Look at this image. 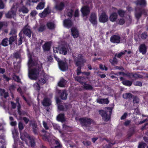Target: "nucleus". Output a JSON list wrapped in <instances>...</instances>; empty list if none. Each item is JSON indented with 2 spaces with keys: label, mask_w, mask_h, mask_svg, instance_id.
I'll list each match as a JSON object with an SVG mask.
<instances>
[{
  "label": "nucleus",
  "mask_w": 148,
  "mask_h": 148,
  "mask_svg": "<svg viewBox=\"0 0 148 148\" xmlns=\"http://www.w3.org/2000/svg\"><path fill=\"white\" fill-rule=\"evenodd\" d=\"M48 28L50 30H52L55 28V25L52 22H48L46 25Z\"/></svg>",
  "instance_id": "nucleus-32"
},
{
  "label": "nucleus",
  "mask_w": 148,
  "mask_h": 148,
  "mask_svg": "<svg viewBox=\"0 0 148 148\" xmlns=\"http://www.w3.org/2000/svg\"><path fill=\"white\" fill-rule=\"evenodd\" d=\"M51 148H61L62 145L59 141L55 139L50 140L49 142Z\"/></svg>",
  "instance_id": "nucleus-8"
},
{
  "label": "nucleus",
  "mask_w": 148,
  "mask_h": 148,
  "mask_svg": "<svg viewBox=\"0 0 148 148\" xmlns=\"http://www.w3.org/2000/svg\"><path fill=\"white\" fill-rule=\"evenodd\" d=\"M112 111V108L107 107L105 110H100L99 112V114L101 116L103 120L105 121H108L110 119Z\"/></svg>",
  "instance_id": "nucleus-2"
},
{
  "label": "nucleus",
  "mask_w": 148,
  "mask_h": 148,
  "mask_svg": "<svg viewBox=\"0 0 148 148\" xmlns=\"http://www.w3.org/2000/svg\"><path fill=\"white\" fill-rule=\"evenodd\" d=\"M109 61L112 65L116 64L118 62L117 60L115 57H114L112 59L110 60Z\"/></svg>",
  "instance_id": "nucleus-46"
},
{
  "label": "nucleus",
  "mask_w": 148,
  "mask_h": 148,
  "mask_svg": "<svg viewBox=\"0 0 148 148\" xmlns=\"http://www.w3.org/2000/svg\"><path fill=\"white\" fill-rule=\"evenodd\" d=\"M83 87L84 89L87 90H91L93 89L92 86L89 84H86V82L85 83L83 84Z\"/></svg>",
  "instance_id": "nucleus-31"
},
{
  "label": "nucleus",
  "mask_w": 148,
  "mask_h": 148,
  "mask_svg": "<svg viewBox=\"0 0 148 148\" xmlns=\"http://www.w3.org/2000/svg\"><path fill=\"white\" fill-rule=\"evenodd\" d=\"M4 8V5L2 0H0V9H3Z\"/></svg>",
  "instance_id": "nucleus-63"
},
{
  "label": "nucleus",
  "mask_w": 148,
  "mask_h": 148,
  "mask_svg": "<svg viewBox=\"0 0 148 148\" xmlns=\"http://www.w3.org/2000/svg\"><path fill=\"white\" fill-rule=\"evenodd\" d=\"M133 74L132 73L127 72L126 73L125 76L129 78H131L132 77Z\"/></svg>",
  "instance_id": "nucleus-62"
},
{
  "label": "nucleus",
  "mask_w": 148,
  "mask_h": 148,
  "mask_svg": "<svg viewBox=\"0 0 148 148\" xmlns=\"http://www.w3.org/2000/svg\"><path fill=\"white\" fill-rule=\"evenodd\" d=\"M67 81L62 78L58 83V85L61 87H64L66 85Z\"/></svg>",
  "instance_id": "nucleus-24"
},
{
  "label": "nucleus",
  "mask_w": 148,
  "mask_h": 148,
  "mask_svg": "<svg viewBox=\"0 0 148 148\" xmlns=\"http://www.w3.org/2000/svg\"><path fill=\"white\" fill-rule=\"evenodd\" d=\"M64 26L68 28L71 27L73 25V23L71 19L69 18L64 19L63 21Z\"/></svg>",
  "instance_id": "nucleus-12"
},
{
  "label": "nucleus",
  "mask_w": 148,
  "mask_h": 148,
  "mask_svg": "<svg viewBox=\"0 0 148 148\" xmlns=\"http://www.w3.org/2000/svg\"><path fill=\"white\" fill-rule=\"evenodd\" d=\"M132 98L133 99V102L134 104L139 103V99L137 97L134 96V97Z\"/></svg>",
  "instance_id": "nucleus-48"
},
{
  "label": "nucleus",
  "mask_w": 148,
  "mask_h": 148,
  "mask_svg": "<svg viewBox=\"0 0 148 148\" xmlns=\"http://www.w3.org/2000/svg\"><path fill=\"white\" fill-rule=\"evenodd\" d=\"M23 120L24 121L26 124L28 123V122L29 121V125L31 126L32 125V123H33L32 121H29V119L26 117H23Z\"/></svg>",
  "instance_id": "nucleus-47"
},
{
  "label": "nucleus",
  "mask_w": 148,
  "mask_h": 148,
  "mask_svg": "<svg viewBox=\"0 0 148 148\" xmlns=\"http://www.w3.org/2000/svg\"><path fill=\"white\" fill-rule=\"evenodd\" d=\"M89 21L92 25H97V17L96 14L94 13H92L89 18Z\"/></svg>",
  "instance_id": "nucleus-9"
},
{
  "label": "nucleus",
  "mask_w": 148,
  "mask_h": 148,
  "mask_svg": "<svg viewBox=\"0 0 148 148\" xmlns=\"http://www.w3.org/2000/svg\"><path fill=\"white\" fill-rule=\"evenodd\" d=\"M100 22L102 23H105L108 20V17L105 12H102L99 18Z\"/></svg>",
  "instance_id": "nucleus-10"
},
{
  "label": "nucleus",
  "mask_w": 148,
  "mask_h": 148,
  "mask_svg": "<svg viewBox=\"0 0 148 148\" xmlns=\"http://www.w3.org/2000/svg\"><path fill=\"white\" fill-rule=\"evenodd\" d=\"M72 35L74 38H77L79 35V32L77 29L75 27L71 29Z\"/></svg>",
  "instance_id": "nucleus-20"
},
{
  "label": "nucleus",
  "mask_w": 148,
  "mask_h": 148,
  "mask_svg": "<svg viewBox=\"0 0 148 148\" xmlns=\"http://www.w3.org/2000/svg\"><path fill=\"white\" fill-rule=\"evenodd\" d=\"M122 83L125 86H130L132 85V81L129 80H125L123 81Z\"/></svg>",
  "instance_id": "nucleus-35"
},
{
  "label": "nucleus",
  "mask_w": 148,
  "mask_h": 148,
  "mask_svg": "<svg viewBox=\"0 0 148 148\" xmlns=\"http://www.w3.org/2000/svg\"><path fill=\"white\" fill-rule=\"evenodd\" d=\"M143 9L141 8L137 7L135 9V11L138 12H141L142 13V11Z\"/></svg>",
  "instance_id": "nucleus-64"
},
{
  "label": "nucleus",
  "mask_w": 148,
  "mask_h": 148,
  "mask_svg": "<svg viewBox=\"0 0 148 148\" xmlns=\"http://www.w3.org/2000/svg\"><path fill=\"white\" fill-rule=\"evenodd\" d=\"M32 125L33 126V131L34 133V134L35 135L39 134V133L38 130L37 126V125L36 124H35V123H32Z\"/></svg>",
  "instance_id": "nucleus-33"
},
{
  "label": "nucleus",
  "mask_w": 148,
  "mask_h": 148,
  "mask_svg": "<svg viewBox=\"0 0 148 148\" xmlns=\"http://www.w3.org/2000/svg\"><path fill=\"white\" fill-rule=\"evenodd\" d=\"M118 13L120 17H123L124 16L125 12L123 10L119 9L118 10Z\"/></svg>",
  "instance_id": "nucleus-44"
},
{
  "label": "nucleus",
  "mask_w": 148,
  "mask_h": 148,
  "mask_svg": "<svg viewBox=\"0 0 148 148\" xmlns=\"http://www.w3.org/2000/svg\"><path fill=\"white\" fill-rule=\"evenodd\" d=\"M125 23V21L123 18H120L119 21V24L121 25H123Z\"/></svg>",
  "instance_id": "nucleus-61"
},
{
  "label": "nucleus",
  "mask_w": 148,
  "mask_h": 148,
  "mask_svg": "<svg viewBox=\"0 0 148 148\" xmlns=\"http://www.w3.org/2000/svg\"><path fill=\"white\" fill-rule=\"evenodd\" d=\"M23 33L29 38L31 36V31L30 29L27 27V25L25 26L23 29Z\"/></svg>",
  "instance_id": "nucleus-21"
},
{
  "label": "nucleus",
  "mask_w": 148,
  "mask_h": 148,
  "mask_svg": "<svg viewBox=\"0 0 148 148\" xmlns=\"http://www.w3.org/2000/svg\"><path fill=\"white\" fill-rule=\"evenodd\" d=\"M137 5L145 6L146 5L145 0H137L135 2Z\"/></svg>",
  "instance_id": "nucleus-30"
},
{
  "label": "nucleus",
  "mask_w": 148,
  "mask_h": 148,
  "mask_svg": "<svg viewBox=\"0 0 148 148\" xmlns=\"http://www.w3.org/2000/svg\"><path fill=\"white\" fill-rule=\"evenodd\" d=\"M97 103L102 104H108L109 103V101L108 99L98 98L97 99Z\"/></svg>",
  "instance_id": "nucleus-23"
},
{
  "label": "nucleus",
  "mask_w": 148,
  "mask_h": 148,
  "mask_svg": "<svg viewBox=\"0 0 148 148\" xmlns=\"http://www.w3.org/2000/svg\"><path fill=\"white\" fill-rule=\"evenodd\" d=\"M122 97L123 98L126 99H130L134 97V95L130 93L126 92L123 94Z\"/></svg>",
  "instance_id": "nucleus-27"
},
{
  "label": "nucleus",
  "mask_w": 148,
  "mask_h": 148,
  "mask_svg": "<svg viewBox=\"0 0 148 148\" xmlns=\"http://www.w3.org/2000/svg\"><path fill=\"white\" fill-rule=\"evenodd\" d=\"M8 38H5L3 39L1 42L2 45L4 47H5L8 45Z\"/></svg>",
  "instance_id": "nucleus-40"
},
{
  "label": "nucleus",
  "mask_w": 148,
  "mask_h": 148,
  "mask_svg": "<svg viewBox=\"0 0 148 148\" xmlns=\"http://www.w3.org/2000/svg\"><path fill=\"white\" fill-rule=\"evenodd\" d=\"M59 69L62 71L67 70L68 69V65L66 61L60 60L58 64Z\"/></svg>",
  "instance_id": "nucleus-7"
},
{
  "label": "nucleus",
  "mask_w": 148,
  "mask_h": 148,
  "mask_svg": "<svg viewBox=\"0 0 148 148\" xmlns=\"http://www.w3.org/2000/svg\"><path fill=\"white\" fill-rule=\"evenodd\" d=\"M121 37L119 35H113L110 38L111 42L114 43L119 44L120 42Z\"/></svg>",
  "instance_id": "nucleus-11"
},
{
  "label": "nucleus",
  "mask_w": 148,
  "mask_h": 148,
  "mask_svg": "<svg viewBox=\"0 0 148 148\" xmlns=\"http://www.w3.org/2000/svg\"><path fill=\"white\" fill-rule=\"evenodd\" d=\"M83 144L86 146H90L91 144V142L89 141H83L82 142Z\"/></svg>",
  "instance_id": "nucleus-56"
},
{
  "label": "nucleus",
  "mask_w": 148,
  "mask_h": 148,
  "mask_svg": "<svg viewBox=\"0 0 148 148\" xmlns=\"http://www.w3.org/2000/svg\"><path fill=\"white\" fill-rule=\"evenodd\" d=\"M65 7V4L63 2H61L59 4L56 5L55 6L56 9L60 11L63 10Z\"/></svg>",
  "instance_id": "nucleus-29"
},
{
  "label": "nucleus",
  "mask_w": 148,
  "mask_h": 148,
  "mask_svg": "<svg viewBox=\"0 0 148 148\" xmlns=\"http://www.w3.org/2000/svg\"><path fill=\"white\" fill-rule=\"evenodd\" d=\"M45 3L44 2H40L36 7L37 10H42L44 8L45 6Z\"/></svg>",
  "instance_id": "nucleus-34"
},
{
  "label": "nucleus",
  "mask_w": 148,
  "mask_h": 148,
  "mask_svg": "<svg viewBox=\"0 0 148 148\" xmlns=\"http://www.w3.org/2000/svg\"><path fill=\"white\" fill-rule=\"evenodd\" d=\"M142 13L141 12H136L135 13V16L136 18L138 19H139L141 17Z\"/></svg>",
  "instance_id": "nucleus-50"
},
{
  "label": "nucleus",
  "mask_w": 148,
  "mask_h": 148,
  "mask_svg": "<svg viewBox=\"0 0 148 148\" xmlns=\"http://www.w3.org/2000/svg\"><path fill=\"white\" fill-rule=\"evenodd\" d=\"M99 68L100 69L102 70H105L107 71L108 69V68L105 65H103L102 64H99Z\"/></svg>",
  "instance_id": "nucleus-49"
},
{
  "label": "nucleus",
  "mask_w": 148,
  "mask_h": 148,
  "mask_svg": "<svg viewBox=\"0 0 148 148\" xmlns=\"http://www.w3.org/2000/svg\"><path fill=\"white\" fill-rule=\"evenodd\" d=\"M140 36L142 39L143 40L145 39L148 36L147 33L146 32H144L140 34Z\"/></svg>",
  "instance_id": "nucleus-41"
},
{
  "label": "nucleus",
  "mask_w": 148,
  "mask_h": 148,
  "mask_svg": "<svg viewBox=\"0 0 148 148\" xmlns=\"http://www.w3.org/2000/svg\"><path fill=\"white\" fill-rule=\"evenodd\" d=\"M134 86H141L142 84V83L140 81H136L133 83Z\"/></svg>",
  "instance_id": "nucleus-57"
},
{
  "label": "nucleus",
  "mask_w": 148,
  "mask_h": 148,
  "mask_svg": "<svg viewBox=\"0 0 148 148\" xmlns=\"http://www.w3.org/2000/svg\"><path fill=\"white\" fill-rule=\"evenodd\" d=\"M110 77L112 79L116 78L117 80H118V75L117 73H110L109 75Z\"/></svg>",
  "instance_id": "nucleus-42"
},
{
  "label": "nucleus",
  "mask_w": 148,
  "mask_h": 148,
  "mask_svg": "<svg viewBox=\"0 0 148 148\" xmlns=\"http://www.w3.org/2000/svg\"><path fill=\"white\" fill-rule=\"evenodd\" d=\"M139 51L140 53L144 55L146 54L147 51V47L144 43L141 44L139 47Z\"/></svg>",
  "instance_id": "nucleus-15"
},
{
  "label": "nucleus",
  "mask_w": 148,
  "mask_h": 148,
  "mask_svg": "<svg viewBox=\"0 0 148 148\" xmlns=\"http://www.w3.org/2000/svg\"><path fill=\"white\" fill-rule=\"evenodd\" d=\"M12 78L15 81L18 83H19L21 82V79L19 77L16 75L15 74H13Z\"/></svg>",
  "instance_id": "nucleus-45"
},
{
  "label": "nucleus",
  "mask_w": 148,
  "mask_h": 148,
  "mask_svg": "<svg viewBox=\"0 0 148 148\" xmlns=\"http://www.w3.org/2000/svg\"><path fill=\"white\" fill-rule=\"evenodd\" d=\"M75 80L77 81L79 83L82 84V85L84 84V83L86 82V78L84 77L77 76L75 77Z\"/></svg>",
  "instance_id": "nucleus-22"
},
{
  "label": "nucleus",
  "mask_w": 148,
  "mask_h": 148,
  "mask_svg": "<svg viewBox=\"0 0 148 148\" xmlns=\"http://www.w3.org/2000/svg\"><path fill=\"white\" fill-rule=\"evenodd\" d=\"M78 67L76 70L77 75H79L82 72L81 71V66H78Z\"/></svg>",
  "instance_id": "nucleus-54"
},
{
  "label": "nucleus",
  "mask_w": 148,
  "mask_h": 148,
  "mask_svg": "<svg viewBox=\"0 0 148 148\" xmlns=\"http://www.w3.org/2000/svg\"><path fill=\"white\" fill-rule=\"evenodd\" d=\"M18 127L20 131H22L24 128L23 123L21 122H19L18 124Z\"/></svg>",
  "instance_id": "nucleus-51"
},
{
  "label": "nucleus",
  "mask_w": 148,
  "mask_h": 148,
  "mask_svg": "<svg viewBox=\"0 0 148 148\" xmlns=\"http://www.w3.org/2000/svg\"><path fill=\"white\" fill-rule=\"evenodd\" d=\"M20 112H18V114L20 116L25 115L27 113L25 111L22 110L20 111Z\"/></svg>",
  "instance_id": "nucleus-59"
},
{
  "label": "nucleus",
  "mask_w": 148,
  "mask_h": 148,
  "mask_svg": "<svg viewBox=\"0 0 148 148\" xmlns=\"http://www.w3.org/2000/svg\"><path fill=\"white\" fill-rule=\"evenodd\" d=\"M145 143H140L138 146V148H145Z\"/></svg>",
  "instance_id": "nucleus-60"
},
{
  "label": "nucleus",
  "mask_w": 148,
  "mask_h": 148,
  "mask_svg": "<svg viewBox=\"0 0 148 148\" xmlns=\"http://www.w3.org/2000/svg\"><path fill=\"white\" fill-rule=\"evenodd\" d=\"M86 61V60L84 58V56L82 54H79L75 60L76 66L83 65Z\"/></svg>",
  "instance_id": "nucleus-5"
},
{
  "label": "nucleus",
  "mask_w": 148,
  "mask_h": 148,
  "mask_svg": "<svg viewBox=\"0 0 148 148\" xmlns=\"http://www.w3.org/2000/svg\"><path fill=\"white\" fill-rule=\"evenodd\" d=\"M141 75L139 74L135 73L133 74L132 77H133L135 79H137L138 78H140L141 77Z\"/></svg>",
  "instance_id": "nucleus-55"
},
{
  "label": "nucleus",
  "mask_w": 148,
  "mask_h": 148,
  "mask_svg": "<svg viewBox=\"0 0 148 148\" xmlns=\"http://www.w3.org/2000/svg\"><path fill=\"white\" fill-rule=\"evenodd\" d=\"M46 27L45 25H42L40 26L38 29L39 32H43L45 29Z\"/></svg>",
  "instance_id": "nucleus-53"
},
{
  "label": "nucleus",
  "mask_w": 148,
  "mask_h": 148,
  "mask_svg": "<svg viewBox=\"0 0 148 148\" xmlns=\"http://www.w3.org/2000/svg\"><path fill=\"white\" fill-rule=\"evenodd\" d=\"M50 13L51 11L49 10V7L47 6L42 13L40 14V16L41 17H45L47 14Z\"/></svg>",
  "instance_id": "nucleus-16"
},
{
  "label": "nucleus",
  "mask_w": 148,
  "mask_h": 148,
  "mask_svg": "<svg viewBox=\"0 0 148 148\" xmlns=\"http://www.w3.org/2000/svg\"><path fill=\"white\" fill-rule=\"evenodd\" d=\"M19 11L20 12H21L23 13H27L29 12V10L25 6H23L19 9Z\"/></svg>",
  "instance_id": "nucleus-38"
},
{
  "label": "nucleus",
  "mask_w": 148,
  "mask_h": 148,
  "mask_svg": "<svg viewBox=\"0 0 148 148\" xmlns=\"http://www.w3.org/2000/svg\"><path fill=\"white\" fill-rule=\"evenodd\" d=\"M34 87L37 92H39L40 89V86L38 82H36L34 84Z\"/></svg>",
  "instance_id": "nucleus-43"
},
{
  "label": "nucleus",
  "mask_w": 148,
  "mask_h": 148,
  "mask_svg": "<svg viewBox=\"0 0 148 148\" xmlns=\"http://www.w3.org/2000/svg\"><path fill=\"white\" fill-rule=\"evenodd\" d=\"M73 11L72 9H71L70 11L67 13V15L71 19L73 16Z\"/></svg>",
  "instance_id": "nucleus-58"
},
{
  "label": "nucleus",
  "mask_w": 148,
  "mask_h": 148,
  "mask_svg": "<svg viewBox=\"0 0 148 148\" xmlns=\"http://www.w3.org/2000/svg\"><path fill=\"white\" fill-rule=\"evenodd\" d=\"M79 121L84 129L89 130L88 128L90 127L92 120L90 118L84 117L80 118Z\"/></svg>",
  "instance_id": "nucleus-3"
},
{
  "label": "nucleus",
  "mask_w": 148,
  "mask_h": 148,
  "mask_svg": "<svg viewBox=\"0 0 148 148\" xmlns=\"http://www.w3.org/2000/svg\"><path fill=\"white\" fill-rule=\"evenodd\" d=\"M6 18H11L14 16L16 15V12L12 10H11L9 11L5 14Z\"/></svg>",
  "instance_id": "nucleus-18"
},
{
  "label": "nucleus",
  "mask_w": 148,
  "mask_h": 148,
  "mask_svg": "<svg viewBox=\"0 0 148 148\" xmlns=\"http://www.w3.org/2000/svg\"><path fill=\"white\" fill-rule=\"evenodd\" d=\"M14 57L16 59L20 58L21 57V55L20 53L18 51H16L14 53Z\"/></svg>",
  "instance_id": "nucleus-52"
},
{
  "label": "nucleus",
  "mask_w": 148,
  "mask_h": 148,
  "mask_svg": "<svg viewBox=\"0 0 148 148\" xmlns=\"http://www.w3.org/2000/svg\"><path fill=\"white\" fill-rule=\"evenodd\" d=\"M60 94V97L62 100H66L67 99L68 94L65 90H60L59 92Z\"/></svg>",
  "instance_id": "nucleus-14"
},
{
  "label": "nucleus",
  "mask_w": 148,
  "mask_h": 148,
  "mask_svg": "<svg viewBox=\"0 0 148 148\" xmlns=\"http://www.w3.org/2000/svg\"><path fill=\"white\" fill-rule=\"evenodd\" d=\"M67 53L66 49L64 47H62L60 49V54L66 55Z\"/></svg>",
  "instance_id": "nucleus-37"
},
{
  "label": "nucleus",
  "mask_w": 148,
  "mask_h": 148,
  "mask_svg": "<svg viewBox=\"0 0 148 148\" xmlns=\"http://www.w3.org/2000/svg\"><path fill=\"white\" fill-rule=\"evenodd\" d=\"M42 105L44 106H49L51 105V102L48 98H44L42 102Z\"/></svg>",
  "instance_id": "nucleus-17"
},
{
  "label": "nucleus",
  "mask_w": 148,
  "mask_h": 148,
  "mask_svg": "<svg viewBox=\"0 0 148 148\" xmlns=\"http://www.w3.org/2000/svg\"><path fill=\"white\" fill-rule=\"evenodd\" d=\"M43 69L42 64L40 62L36 65L35 68L30 70L29 71V76L32 79H36L39 75V73Z\"/></svg>",
  "instance_id": "nucleus-1"
},
{
  "label": "nucleus",
  "mask_w": 148,
  "mask_h": 148,
  "mask_svg": "<svg viewBox=\"0 0 148 148\" xmlns=\"http://www.w3.org/2000/svg\"><path fill=\"white\" fill-rule=\"evenodd\" d=\"M17 39L16 36H12L10 37L9 39L8 40V41L9 44L11 45L12 44L13 42H14L15 40H16Z\"/></svg>",
  "instance_id": "nucleus-36"
},
{
  "label": "nucleus",
  "mask_w": 148,
  "mask_h": 148,
  "mask_svg": "<svg viewBox=\"0 0 148 148\" xmlns=\"http://www.w3.org/2000/svg\"><path fill=\"white\" fill-rule=\"evenodd\" d=\"M57 119L58 121L62 122L65 121V115L64 113H61L59 114L57 116Z\"/></svg>",
  "instance_id": "nucleus-25"
},
{
  "label": "nucleus",
  "mask_w": 148,
  "mask_h": 148,
  "mask_svg": "<svg viewBox=\"0 0 148 148\" xmlns=\"http://www.w3.org/2000/svg\"><path fill=\"white\" fill-rule=\"evenodd\" d=\"M51 47V43L49 42H47L42 47L44 51H49Z\"/></svg>",
  "instance_id": "nucleus-28"
},
{
  "label": "nucleus",
  "mask_w": 148,
  "mask_h": 148,
  "mask_svg": "<svg viewBox=\"0 0 148 148\" xmlns=\"http://www.w3.org/2000/svg\"><path fill=\"white\" fill-rule=\"evenodd\" d=\"M25 138H27L29 140V143L32 147H34L36 145L34 139L32 137L30 136L26 133L21 134L20 138L23 140H25Z\"/></svg>",
  "instance_id": "nucleus-4"
},
{
  "label": "nucleus",
  "mask_w": 148,
  "mask_h": 148,
  "mask_svg": "<svg viewBox=\"0 0 148 148\" xmlns=\"http://www.w3.org/2000/svg\"><path fill=\"white\" fill-rule=\"evenodd\" d=\"M39 62H38L36 61H33L32 58V57L29 58L28 62V65L29 67H32L34 66H36V65L39 63Z\"/></svg>",
  "instance_id": "nucleus-19"
},
{
  "label": "nucleus",
  "mask_w": 148,
  "mask_h": 148,
  "mask_svg": "<svg viewBox=\"0 0 148 148\" xmlns=\"http://www.w3.org/2000/svg\"><path fill=\"white\" fill-rule=\"evenodd\" d=\"M81 11L84 16H87L90 12L89 8L87 6L83 7L81 9Z\"/></svg>",
  "instance_id": "nucleus-13"
},
{
  "label": "nucleus",
  "mask_w": 148,
  "mask_h": 148,
  "mask_svg": "<svg viewBox=\"0 0 148 148\" xmlns=\"http://www.w3.org/2000/svg\"><path fill=\"white\" fill-rule=\"evenodd\" d=\"M117 14L116 12H113L110 15L109 17L110 20L112 22L115 21L117 19Z\"/></svg>",
  "instance_id": "nucleus-26"
},
{
  "label": "nucleus",
  "mask_w": 148,
  "mask_h": 148,
  "mask_svg": "<svg viewBox=\"0 0 148 148\" xmlns=\"http://www.w3.org/2000/svg\"><path fill=\"white\" fill-rule=\"evenodd\" d=\"M17 33V30L16 29L14 28H12L11 29L10 32L9 34L10 35H12V36H17V35L16 34Z\"/></svg>",
  "instance_id": "nucleus-39"
},
{
  "label": "nucleus",
  "mask_w": 148,
  "mask_h": 148,
  "mask_svg": "<svg viewBox=\"0 0 148 148\" xmlns=\"http://www.w3.org/2000/svg\"><path fill=\"white\" fill-rule=\"evenodd\" d=\"M39 135L42 137V138L43 140L50 142V141L49 139L50 134L44 130H42L41 132L39 133Z\"/></svg>",
  "instance_id": "nucleus-6"
}]
</instances>
